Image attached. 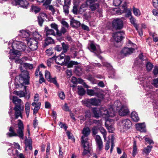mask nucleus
I'll return each mask as SVG.
<instances>
[{"label":"nucleus","instance_id":"63","mask_svg":"<svg viewBox=\"0 0 158 158\" xmlns=\"http://www.w3.org/2000/svg\"><path fill=\"white\" fill-rule=\"evenodd\" d=\"M50 143H48L47 144V147L46 149V154L48 155L49 154V151L50 150Z\"/></svg>","mask_w":158,"mask_h":158},{"label":"nucleus","instance_id":"18","mask_svg":"<svg viewBox=\"0 0 158 158\" xmlns=\"http://www.w3.org/2000/svg\"><path fill=\"white\" fill-rule=\"evenodd\" d=\"M145 66L147 70L148 71H150L152 70L153 67V65L148 60H144L143 61V63L139 66L142 68L143 67Z\"/></svg>","mask_w":158,"mask_h":158},{"label":"nucleus","instance_id":"20","mask_svg":"<svg viewBox=\"0 0 158 158\" xmlns=\"http://www.w3.org/2000/svg\"><path fill=\"white\" fill-rule=\"evenodd\" d=\"M17 4L23 8H27L29 6L28 2L26 0H15Z\"/></svg>","mask_w":158,"mask_h":158},{"label":"nucleus","instance_id":"28","mask_svg":"<svg viewBox=\"0 0 158 158\" xmlns=\"http://www.w3.org/2000/svg\"><path fill=\"white\" fill-rule=\"evenodd\" d=\"M70 24L73 27H78L80 26L81 23L80 22L72 18L70 21Z\"/></svg>","mask_w":158,"mask_h":158},{"label":"nucleus","instance_id":"50","mask_svg":"<svg viewBox=\"0 0 158 158\" xmlns=\"http://www.w3.org/2000/svg\"><path fill=\"white\" fill-rule=\"evenodd\" d=\"M66 133L69 139H73L74 141H75V139L73 138V135L69 131H67Z\"/></svg>","mask_w":158,"mask_h":158},{"label":"nucleus","instance_id":"13","mask_svg":"<svg viewBox=\"0 0 158 158\" xmlns=\"http://www.w3.org/2000/svg\"><path fill=\"white\" fill-rule=\"evenodd\" d=\"M45 78L48 81L53 83L57 87H58V84L57 83L55 78H51L50 73L48 71H45Z\"/></svg>","mask_w":158,"mask_h":158},{"label":"nucleus","instance_id":"51","mask_svg":"<svg viewBox=\"0 0 158 158\" xmlns=\"http://www.w3.org/2000/svg\"><path fill=\"white\" fill-rule=\"evenodd\" d=\"M52 48H50L46 50V53L48 56H50L52 55V54L53 53V52H52Z\"/></svg>","mask_w":158,"mask_h":158},{"label":"nucleus","instance_id":"41","mask_svg":"<svg viewBox=\"0 0 158 158\" xmlns=\"http://www.w3.org/2000/svg\"><path fill=\"white\" fill-rule=\"evenodd\" d=\"M70 4H65L63 6V10H64V12L65 13L66 15H67L69 13V5Z\"/></svg>","mask_w":158,"mask_h":158},{"label":"nucleus","instance_id":"56","mask_svg":"<svg viewBox=\"0 0 158 158\" xmlns=\"http://www.w3.org/2000/svg\"><path fill=\"white\" fill-rule=\"evenodd\" d=\"M67 28L64 27H61L60 31V36L62 34H64L66 32Z\"/></svg>","mask_w":158,"mask_h":158},{"label":"nucleus","instance_id":"61","mask_svg":"<svg viewBox=\"0 0 158 158\" xmlns=\"http://www.w3.org/2000/svg\"><path fill=\"white\" fill-rule=\"evenodd\" d=\"M153 85L156 87L158 86V79H154L153 81Z\"/></svg>","mask_w":158,"mask_h":158},{"label":"nucleus","instance_id":"15","mask_svg":"<svg viewBox=\"0 0 158 158\" xmlns=\"http://www.w3.org/2000/svg\"><path fill=\"white\" fill-rule=\"evenodd\" d=\"M124 33L123 31H118L114 33L113 34V37L115 41L117 42H120L123 39V35Z\"/></svg>","mask_w":158,"mask_h":158},{"label":"nucleus","instance_id":"22","mask_svg":"<svg viewBox=\"0 0 158 158\" xmlns=\"http://www.w3.org/2000/svg\"><path fill=\"white\" fill-rule=\"evenodd\" d=\"M62 47L63 52L61 53V55H60V60L63 59L64 57L65 56V55L64 53L66 52L69 48L68 45L65 44L64 43H62Z\"/></svg>","mask_w":158,"mask_h":158},{"label":"nucleus","instance_id":"60","mask_svg":"<svg viewBox=\"0 0 158 158\" xmlns=\"http://www.w3.org/2000/svg\"><path fill=\"white\" fill-rule=\"evenodd\" d=\"M69 56H67L66 57V59H64V61L63 62H62V63L61 64L60 63V65H63L65 64H67L68 63V62L69 61Z\"/></svg>","mask_w":158,"mask_h":158},{"label":"nucleus","instance_id":"34","mask_svg":"<svg viewBox=\"0 0 158 158\" xmlns=\"http://www.w3.org/2000/svg\"><path fill=\"white\" fill-rule=\"evenodd\" d=\"M13 94L15 95L19 96L20 97H23L25 96V93L22 90L20 91H15Z\"/></svg>","mask_w":158,"mask_h":158},{"label":"nucleus","instance_id":"55","mask_svg":"<svg viewBox=\"0 0 158 158\" xmlns=\"http://www.w3.org/2000/svg\"><path fill=\"white\" fill-rule=\"evenodd\" d=\"M93 123L96 124L98 127L101 126L102 124V121L101 120H94L93 121Z\"/></svg>","mask_w":158,"mask_h":158},{"label":"nucleus","instance_id":"25","mask_svg":"<svg viewBox=\"0 0 158 158\" xmlns=\"http://www.w3.org/2000/svg\"><path fill=\"white\" fill-rule=\"evenodd\" d=\"M42 17H47V15L44 13H41L38 17V21L39 24L40 26H42L44 21V19Z\"/></svg>","mask_w":158,"mask_h":158},{"label":"nucleus","instance_id":"12","mask_svg":"<svg viewBox=\"0 0 158 158\" xmlns=\"http://www.w3.org/2000/svg\"><path fill=\"white\" fill-rule=\"evenodd\" d=\"M112 25L113 27L115 29H120L123 27V21L120 19L116 18L113 21Z\"/></svg>","mask_w":158,"mask_h":158},{"label":"nucleus","instance_id":"49","mask_svg":"<svg viewBox=\"0 0 158 158\" xmlns=\"http://www.w3.org/2000/svg\"><path fill=\"white\" fill-rule=\"evenodd\" d=\"M102 64L103 66L107 67L109 69L112 70L113 69L112 66L110 64L105 62H102Z\"/></svg>","mask_w":158,"mask_h":158},{"label":"nucleus","instance_id":"16","mask_svg":"<svg viewBox=\"0 0 158 158\" xmlns=\"http://www.w3.org/2000/svg\"><path fill=\"white\" fill-rule=\"evenodd\" d=\"M95 140L97 148L99 151H101L103 146L101 138L99 135H97L95 136Z\"/></svg>","mask_w":158,"mask_h":158},{"label":"nucleus","instance_id":"57","mask_svg":"<svg viewBox=\"0 0 158 158\" xmlns=\"http://www.w3.org/2000/svg\"><path fill=\"white\" fill-rule=\"evenodd\" d=\"M62 109L64 111H70L69 107L67 106L66 103H65L64 106L62 107Z\"/></svg>","mask_w":158,"mask_h":158},{"label":"nucleus","instance_id":"64","mask_svg":"<svg viewBox=\"0 0 158 158\" xmlns=\"http://www.w3.org/2000/svg\"><path fill=\"white\" fill-rule=\"evenodd\" d=\"M81 26L82 28L84 30L87 31H89V27L86 25L83 24H81Z\"/></svg>","mask_w":158,"mask_h":158},{"label":"nucleus","instance_id":"9","mask_svg":"<svg viewBox=\"0 0 158 158\" xmlns=\"http://www.w3.org/2000/svg\"><path fill=\"white\" fill-rule=\"evenodd\" d=\"M86 4L92 11H95L99 7V2L96 0H87Z\"/></svg>","mask_w":158,"mask_h":158},{"label":"nucleus","instance_id":"3","mask_svg":"<svg viewBox=\"0 0 158 158\" xmlns=\"http://www.w3.org/2000/svg\"><path fill=\"white\" fill-rule=\"evenodd\" d=\"M18 121V122L17 124L18 128L16 130L17 133L15 132L14 128L12 126H11L9 129L10 132L7 133L6 135L9 137L18 136L20 139H23V130L24 129L23 124L21 120L19 119Z\"/></svg>","mask_w":158,"mask_h":158},{"label":"nucleus","instance_id":"19","mask_svg":"<svg viewBox=\"0 0 158 158\" xmlns=\"http://www.w3.org/2000/svg\"><path fill=\"white\" fill-rule=\"evenodd\" d=\"M139 60L138 61H135V64L139 67L143 63L144 60H148L147 58L143 56L142 53L139 55Z\"/></svg>","mask_w":158,"mask_h":158},{"label":"nucleus","instance_id":"46","mask_svg":"<svg viewBox=\"0 0 158 158\" xmlns=\"http://www.w3.org/2000/svg\"><path fill=\"white\" fill-rule=\"evenodd\" d=\"M122 0H114L113 5L114 6H118L121 3Z\"/></svg>","mask_w":158,"mask_h":158},{"label":"nucleus","instance_id":"24","mask_svg":"<svg viewBox=\"0 0 158 158\" xmlns=\"http://www.w3.org/2000/svg\"><path fill=\"white\" fill-rule=\"evenodd\" d=\"M44 31L45 32L46 35L47 36L48 35H53L55 36L57 35L56 33H55L53 30L49 28L48 27H45Z\"/></svg>","mask_w":158,"mask_h":158},{"label":"nucleus","instance_id":"26","mask_svg":"<svg viewBox=\"0 0 158 158\" xmlns=\"http://www.w3.org/2000/svg\"><path fill=\"white\" fill-rule=\"evenodd\" d=\"M21 53L18 50H15L13 51L12 53L10 54V56H9V59L10 60L14 59H16V56H19L21 55Z\"/></svg>","mask_w":158,"mask_h":158},{"label":"nucleus","instance_id":"47","mask_svg":"<svg viewBox=\"0 0 158 158\" xmlns=\"http://www.w3.org/2000/svg\"><path fill=\"white\" fill-rule=\"evenodd\" d=\"M51 58L52 59V60H55V62L56 63L58 64H59V55H58L57 56L55 55L53 57H52Z\"/></svg>","mask_w":158,"mask_h":158},{"label":"nucleus","instance_id":"43","mask_svg":"<svg viewBox=\"0 0 158 158\" xmlns=\"http://www.w3.org/2000/svg\"><path fill=\"white\" fill-rule=\"evenodd\" d=\"M87 92L88 95L91 96L96 95L97 94V93L93 89H87Z\"/></svg>","mask_w":158,"mask_h":158},{"label":"nucleus","instance_id":"53","mask_svg":"<svg viewBox=\"0 0 158 158\" xmlns=\"http://www.w3.org/2000/svg\"><path fill=\"white\" fill-rule=\"evenodd\" d=\"M145 141L148 143L149 144H154V142L153 140L149 138H145Z\"/></svg>","mask_w":158,"mask_h":158},{"label":"nucleus","instance_id":"30","mask_svg":"<svg viewBox=\"0 0 158 158\" xmlns=\"http://www.w3.org/2000/svg\"><path fill=\"white\" fill-rule=\"evenodd\" d=\"M91 105L92 106H98L100 103V100L99 99H96L95 98H91Z\"/></svg>","mask_w":158,"mask_h":158},{"label":"nucleus","instance_id":"62","mask_svg":"<svg viewBox=\"0 0 158 158\" xmlns=\"http://www.w3.org/2000/svg\"><path fill=\"white\" fill-rule=\"evenodd\" d=\"M71 81L73 83L77 84L78 82V80L75 77H72Z\"/></svg>","mask_w":158,"mask_h":158},{"label":"nucleus","instance_id":"1","mask_svg":"<svg viewBox=\"0 0 158 158\" xmlns=\"http://www.w3.org/2000/svg\"><path fill=\"white\" fill-rule=\"evenodd\" d=\"M92 111L94 117L98 118L102 116L107 119H110L109 117H114L116 114L115 111L112 106L108 110L105 107H94L92 109Z\"/></svg>","mask_w":158,"mask_h":158},{"label":"nucleus","instance_id":"29","mask_svg":"<svg viewBox=\"0 0 158 158\" xmlns=\"http://www.w3.org/2000/svg\"><path fill=\"white\" fill-rule=\"evenodd\" d=\"M54 43V40L51 37H47L45 40V46L53 44Z\"/></svg>","mask_w":158,"mask_h":158},{"label":"nucleus","instance_id":"11","mask_svg":"<svg viewBox=\"0 0 158 158\" xmlns=\"http://www.w3.org/2000/svg\"><path fill=\"white\" fill-rule=\"evenodd\" d=\"M138 79L139 83L142 85L143 87L146 90H148L150 84L149 81L146 79L145 76L143 77L140 76L138 78Z\"/></svg>","mask_w":158,"mask_h":158},{"label":"nucleus","instance_id":"31","mask_svg":"<svg viewBox=\"0 0 158 158\" xmlns=\"http://www.w3.org/2000/svg\"><path fill=\"white\" fill-rule=\"evenodd\" d=\"M99 129L101 133L102 134L103 137L105 140L106 139L107 132L105 129L102 127H99Z\"/></svg>","mask_w":158,"mask_h":158},{"label":"nucleus","instance_id":"45","mask_svg":"<svg viewBox=\"0 0 158 158\" xmlns=\"http://www.w3.org/2000/svg\"><path fill=\"white\" fill-rule=\"evenodd\" d=\"M31 9L32 11L34 12L35 13H38L40 10V8L36 6H32Z\"/></svg>","mask_w":158,"mask_h":158},{"label":"nucleus","instance_id":"42","mask_svg":"<svg viewBox=\"0 0 158 158\" xmlns=\"http://www.w3.org/2000/svg\"><path fill=\"white\" fill-rule=\"evenodd\" d=\"M78 93L80 95L82 96L85 93V91L82 86H78Z\"/></svg>","mask_w":158,"mask_h":158},{"label":"nucleus","instance_id":"6","mask_svg":"<svg viewBox=\"0 0 158 158\" xmlns=\"http://www.w3.org/2000/svg\"><path fill=\"white\" fill-rule=\"evenodd\" d=\"M42 38L40 37H34L30 38L27 41V43L29 46V48L32 51L36 50L38 47V44L40 41H41Z\"/></svg>","mask_w":158,"mask_h":158},{"label":"nucleus","instance_id":"7","mask_svg":"<svg viewBox=\"0 0 158 158\" xmlns=\"http://www.w3.org/2000/svg\"><path fill=\"white\" fill-rule=\"evenodd\" d=\"M27 41V39L24 40V42L21 41H14L12 44V47L14 49L15 48L20 50L21 51H24L27 48L25 42Z\"/></svg>","mask_w":158,"mask_h":158},{"label":"nucleus","instance_id":"21","mask_svg":"<svg viewBox=\"0 0 158 158\" xmlns=\"http://www.w3.org/2000/svg\"><path fill=\"white\" fill-rule=\"evenodd\" d=\"M135 126L138 131H139L141 132H145V125L144 123H138L136 124Z\"/></svg>","mask_w":158,"mask_h":158},{"label":"nucleus","instance_id":"4","mask_svg":"<svg viewBox=\"0 0 158 158\" xmlns=\"http://www.w3.org/2000/svg\"><path fill=\"white\" fill-rule=\"evenodd\" d=\"M29 78L28 72L26 70L23 71L19 76L16 77L15 85L16 88L22 87L24 84L28 85L29 84Z\"/></svg>","mask_w":158,"mask_h":158},{"label":"nucleus","instance_id":"2","mask_svg":"<svg viewBox=\"0 0 158 158\" xmlns=\"http://www.w3.org/2000/svg\"><path fill=\"white\" fill-rule=\"evenodd\" d=\"M90 132V129L88 127H85L83 129L82 133L83 135L81 137V141L84 149L82 153L83 156L89 153L91 150V146L88 141V136L89 135Z\"/></svg>","mask_w":158,"mask_h":158},{"label":"nucleus","instance_id":"36","mask_svg":"<svg viewBox=\"0 0 158 158\" xmlns=\"http://www.w3.org/2000/svg\"><path fill=\"white\" fill-rule=\"evenodd\" d=\"M133 11L134 15L137 17L141 15V12L139 9L134 6L133 8Z\"/></svg>","mask_w":158,"mask_h":158},{"label":"nucleus","instance_id":"54","mask_svg":"<svg viewBox=\"0 0 158 158\" xmlns=\"http://www.w3.org/2000/svg\"><path fill=\"white\" fill-rule=\"evenodd\" d=\"M61 23L63 25V26L64 27L67 28H68L69 25L68 23L64 19H62L61 22Z\"/></svg>","mask_w":158,"mask_h":158},{"label":"nucleus","instance_id":"52","mask_svg":"<svg viewBox=\"0 0 158 158\" xmlns=\"http://www.w3.org/2000/svg\"><path fill=\"white\" fill-rule=\"evenodd\" d=\"M60 127L64 129L65 131H67V128H68V126L66 125V124L65 123L60 122Z\"/></svg>","mask_w":158,"mask_h":158},{"label":"nucleus","instance_id":"35","mask_svg":"<svg viewBox=\"0 0 158 158\" xmlns=\"http://www.w3.org/2000/svg\"><path fill=\"white\" fill-rule=\"evenodd\" d=\"M30 109V104L28 102L26 103L25 106V110L27 116V117H28Z\"/></svg>","mask_w":158,"mask_h":158},{"label":"nucleus","instance_id":"27","mask_svg":"<svg viewBox=\"0 0 158 158\" xmlns=\"http://www.w3.org/2000/svg\"><path fill=\"white\" fill-rule=\"evenodd\" d=\"M131 118L135 122H137L139 120V118L137 112L135 111H132L131 114Z\"/></svg>","mask_w":158,"mask_h":158},{"label":"nucleus","instance_id":"10","mask_svg":"<svg viewBox=\"0 0 158 158\" xmlns=\"http://www.w3.org/2000/svg\"><path fill=\"white\" fill-rule=\"evenodd\" d=\"M120 125L124 131H126L131 127L132 123L129 119H126L121 121Z\"/></svg>","mask_w":158,"mask_h":158},{"label":"nucleus","instance_id":"14","mask_svg":"<svg viewBox=\"0 0 158 158\" xmlns=\"http://www.w3.org/2000/svg\"><path fill=\"white\" fill-rule=\"evenodd\" d=\"M119 115L124 116L129 113V111L127 106L126 105H123L118 110Z\"/></svg>","mask_w":158,"mask_h":158},{"label":"nucleus","instance_id":"40","mask_svg":"<svg viewBox=\"0 0 158 158\" xmlns=\"http://www.w3.org/2000/svg\"><path fill=\"white\" fill-rule=\"evenodd\" d=\"M50 26L52 28H53L56 31V35H59V32L58 29V25L54 23L51 24H50Z\"/></svg>","mask_w":158,"mask_h":158},{"label":"nucleus","instance_id":"5","mask_svg":"<svg viewBox=\"0 0 158 158\" xmlns=\"http://www.w3.org/2000/svg\"><path fill=\"white\" fill-rule=\"evenodd\" d=\"M12 101L15 105L14 108V110L15 111V119H17L19 117L22 118L21 112L23 110L24 108L23 102L21 99L15 96H13Z\"/></svg>","mask_w":158,"mask_h":158},{"label":"nucleus","instance_id":"48","mask_svg":"<svg viewBox=\"0 0 158 158\" xmlns=\"http://www.w3.org/2000/svg\"><path fill=\"white\" fill-rule=\"evenodd\" d=\"M106 126L109 132L110 133H113L114 130V127L113 125H111L109 126H107L106 124Z\"/></svg>","mask_w":158,"mask_h":158},{"label":"nucleus","instance_id":"39","mask_svg":"<svg viewBox=\"0 0 158 158\" xmlns=\"http://www.w3.org/2000/svg\"><path fill=\"white\" fill-rule=\"evenodd\" d=\"M152 146H148L147 147L145 148L143 151V152L147 154H148L151 151Z\"/></svg>","mask_w":158,"mask_h":158},{"label":"nucleus","instance_id":"38","mask_svg":"<svg viewBox=\"0 0 158 158\" xmlns=\"http://www.w3.org/2000/svg\"><path fill=\"white\" fill-rule=\"evenodd\" d=\"M137 153V148L136 146V144L135 141L134 142L133 146V149L132 151V155L133 156L136 155Z\"/></svg>","mask_w":158,"mask_h":158},{"label":"nucleus","instance_id":"8","mask_svg":"<svg viewBox=\"0 0 158 158\" xmlns=\"http://www.w3.org/2000/svg\"><path fill=\"white\" fill-rule=\"evenodd\" d=\"M89 45V48L90 51L94 53L95 55L98 56L99 58L102 60V58L99 55L101 53L99 46L93 43H90Z\"/></svg>","mask_w":158,"mask_h":158},{"label":"nucleus","instance_id":"44","mask_svg":"<svg viewBox=\"0 0 158 158\" xmlns=\"http://www.w3.org/2000/svg\"><path fill=\"white\" fill-rule=\"evenodd\" d=\"M99 127L97 126H94L92 128V135H95L97 134L98 132Z\"/></svg>","mask_w":158,"mask_h":158},{"label":"nucleus","instance_id":"32","mask_svg":"<svg viewBox=\"0 0 158 158\" xmlns=\"http://www.w3.org/2000/svg\"><path fill=\"white\" fill-rule=\"evenodd\" d=\"M130 22L135 27L136 30H138V25L136 23V20L134 17L131 16L130 19Z\"/></svg>","mask_w":158,"mask_h":158},{"label":"nucleus","instance_id":"33","mask_svg":"<svg viewBox=\"0 0 158 158\" xmlns=\"http://www.w3.org/2000/svg\"><path fill=\"white\" fill-rule=\"evenodd\" d=\"M122 105L121 102L119 100H117L114 103L113 107L114 108H116L117 110H118L121 107Z\"/></svg>","mask_w":158,"mask_h":158},{"label":"nucleus","instance_id":"58","mask_svg":"<svg viewBox=\"0 0 158 158\" xmlns=\"http://www.w3.org/2000/svg\"><path fill=\"white\" fill-rule=\"evenodd\" d=\"M78 64V63L77 62L74 61H71L68 64V66L69 67H72L74 65H77Z\"/></svg>","mask_w":158,"mask_h":158},{"label":"nucleus","instance_id":"37","mask_svg":"<svg viewBox=\"0 0 158 158\" xmlns=\"http://www.w3.org/2000/svg\"><path fill=\"white\" fill-rule=\"evenodd\" d=\"M83 103L87 107H90L92 106L91 105V100L90 99H85L83 101Z\"/></svg>","mask_w":158,"mask_h":158},{"label":"nucleus","instance_id":"59","mask_svg":"<svg viewBox=\"0 0 158 158\" xmlns=\"http://www.w3.org/2000/svg\"><path fill=\"white\" fill-rule=\"evenodd\" d=\"M153 73L155 75H158V67L155 66L153 71Z\"/></svg>","mask_w":158,"mask_h":158},{"label":"nucleus","instance_id":"17","mask_svg":"<svg viewBox=\"0 0 158 158\" xmlns=\"http://www.w3.org/2000/svg\"><path fill=\"white\" fill-rule=\"evenodd\" d=\"M135 49L134 48L125 47L121 51V54L123 56H126L132 53Z\"/></svg>","mask_w":158,"mask_h":158},{"label":"nucleus","instance_id":"23","mask_svg":"<svg viewBox=\"0 0 158 158\" xmlns=\"http://www.w3.org/2000/svg\"><path fill=\"white\" fill-rule=\"evenodd\" d=\"M31 32L28 30H22L20 31L19 35L23 38H26L29 37Z\"/></svg>","mask_w":158,"mask_h":158}]
</instances>
